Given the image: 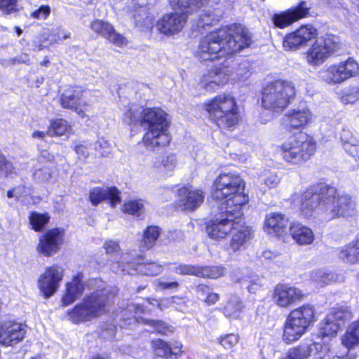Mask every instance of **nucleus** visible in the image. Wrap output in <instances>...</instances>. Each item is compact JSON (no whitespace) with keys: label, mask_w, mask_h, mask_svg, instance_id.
Listing matches in <instances>:
<instances>
[{"label":"nucleus","mask_w":359,"mask_h":359,"mask_svg":"<svg viewBox=\"0 0 359 359\" xmlns=\"http://www.w3.org/2000/svg\"><path fill=\"white\" fill-rule=\"evenodd\" d=\"M299 210L306 218L330 221L355 215L356 203L348 194L325 183L307 189L301 196Z\"/></svg>","instance_id":"1"},{"label":"nucleus","mask_w":359,"mask_h":359,"mask_svg":"<svg viewBox=\"0 0 359 359\" xmlns=\"http://www.w3.org/2000/svg\"><path fill=\"white\" fill-rule=\"evenodd\" d=\"M251 43L249 31L242 25L232 24L204 36L199 42L196 57L202 61H212L238 52Z\"/></svg>","instance_id":"2"},{"label":"nucleus","mask_w":359,"mask_h":359,"mask_svg":"<svg viewBox=\"0 0 359 359\" xmlns=\"http://www.w3.org/2000/svg\"><path fill=\"white\" fill-rule=\"evenodd\" d=\"M244 189L245 182L238 174L224 172L215 179L212 196L221 205L220 210L227 208L228 212L235 211L242 215V208L248 201Z\"/></svg>","instance_id":"3"},{"label":"nucleus","mask_w":359,"mask_h":359,"mask_svg":"<svg viewBox=\"0 0 359 359\" xmlns=\"http://www.w3.org/2000/svg\"><path fill=\"white\" fill-rule=\"evenodd\" d=\"M116 294V290L106 287L86 296L82 303L68 312V316L74 323L90 321L107 312L108 307Z\"/></svg>","instance_id":"4"},{"label":"nucleus","mask_w":359,"mask_h":359,"mask_svg":"<svg viewBox=\"0 0 359 359\" xmlns=\"http://www.w3.org/2000/svg\"><path fill=\"white\" fill-rule=\"evenodd\" d=\"M207 0H168L176 12L166 14L158 21V30L165 34H175L183 29L188 15L204 6Z\"/></svg>","instance_id":"5"},{"label":"nucleus","mask_w":359,"mask_h":359,"mask_svg":"<svg viewBox=\"0 0 359 359\" xmlns=\"http://www.w3.org/2000/svg\"><path fill=\"white\" fill-rule=\"evenodd\" d=\"M205 110L221 129L233 130L238 125L240 115L233 97L219 95L205 104Z\"/></svg>","instance_id":"6"},{"label":"nucleus","mask_w":359,"mask_h":359,"mask_svg":"<svg viewBox=\"0 0 359 359\" xmlns=\"http://www.w3.org/2000/svg\"><path fill=\"white\" fill-rule=\"evenodd\" d=\"M283 159L292 164L308 161L316 151L313 138L304 133H299L287 139L280 147Z\"/></svg>","instance_id":"7"},{"label":"nucleus","mask_w":359,"mask_h":359,"mask_svg":"<svg viewBox=\"0 0 359 359\" xmlns=\"http://www.w3.org/2000/svg\"><path fill=\"white\" fill-rule=\"evenodd\" d=\"M294 95L295 88L292 83L277 80L263 89L262 104L266 109L280 112L289 105Z\"/></svg>","instance_id":"8"},{"label":"nucleus","mask_w":359,"mask_h":359,"mask_svg":"<svg viewBox=\"0 0 359 359\" xmlns=\"http://www.w3.org/2000/svg\"><path fill=\"white\" fill-rule=\"evenodd\" d=\"M123 121L128 125L140 126L147 130L143 142L147 149L154 150L157 146V111L155 108L130 107L125 113Z\"/></svg>","instance_id":"9"},{"label":"nucleus","mask_w":359,"mask_h":359,"mask_svg":"<svg viewBox=\"0 0 359 359\" xmlns=\"http://www.w3.org/2000/svg\"><path fill=\"white\" fill-rule=\"evenodd\" d=\"M144 258L133 250L121 255L119 260L112 266L116 272H126L130 275L135 273L144 275H155L157 264L155 262L145 263Z\"/></svg>","instance_id":"10"},{"label":"nucleus","mask_w":359,"mask_h":359,"mask_svg":"<svg viewBox=\"0 0 359 359\" xmlns=\"http://www.w3.org/2000/svg\"><path fill=\"white\" fill-rule=\"evenodd\" d=\"M229 65V60H225L223 62L205 72L198 81L200 88L206 91H213L226 84L233 72Z\"/></svg>","instance_id":"11"},{"label":"nucleus","mask_w":359,"mask_h":359,"mask_svg":"<svg viewBox=\"0 0 359 359\" xmlns=\"http://www.w3.org/2000/svg\"><path fill=\"white\" fill-rule=\"evenodd\" d=\"M241 217V215H237L235 211L228 212L227 208H223L219 215L210 220L206 226V231L212 239H223L231 232L233 225H236V220Z\"/></svg>","instance_id":"12"},{"label":"nucleus","mask_w":359,"mask_h":359,"mask_svg":"<svg viewBox=\"0 0 359 359\" xmlns=\"http://www.w3.org/2000/svg\"><path fill=\"white\" fill-rule=\"evenodd\" d=\"M358 69V63L352 59H348L345 62L330 66L323 76L330 84H339L355 76Z\"/></svg>","instance_id":"13"},{"label":"nucleus","mask_w":359,"mask_h":359,"mask_svg":"<svg viewBox=\"0 0 359 359\" xmlns=\"http://www.w3.org/2000/svg\"><path fill=\"white\" fill-rule=\"evenodd\" d=\"M64 276V269L57 264L47 267L39 276L38 285L46 298H49L59 289Z\"/></svg>","instance_id":"14"},{"label":"nucleus","mask_w":359,"mask_h":359,"mask_svg":"<svg viewBox=\"0 0 359 359\" xmlns=\"http://www.w3.org/2000/svg\"><path fill=\"white\" fill-rule=\"evenodd\" d=\"M87 93L83 92L81 88H70L65 90L60 97V102L64 108L74 110L81 118L87 116L91 111V105L83 101Z\"/></svg>","instance_id":"15"},{"label":"nucleus","mask_w":359,"mask_h":359,"mask_svg":"<svg viewBox=\"0 0 359 359\" xmlns=\"http://www.w3.org/2000/svg\"><path fill=\"white\" fill-rule=\"evenodd\" d=\"M304 297L302 290L289 284H278L272 295L273 302L282 309H287L302 302Z\"/></svg>","instance_id":"16"},{"label":"nucleus","mask_w":359,"mask_h":359,"mask_svg":"<svg viewBox=\"0 0 359 359\" xmlns=\"http://www.w3.org/2000/svg\"><path fill=\"white\" fill-rule=\"evenodd\" d=\"M205 194L201 189L182 187L177 189L175 208L184 212H192L203 203Z\"/></svg>","instance_id":"17"},{"label":"nucleus","mask_w":359,"mask_h":359,"mask_svg":"<svg viewBox=\"0 0 359 359\" xmlns=\"http://www.w3.org/2000/svg\"><path fill=\"white\" fill-rule=\"evenodd\" d=\"M65 231L62 229L53 228L48 230L39 238L36 246L38 253L50 257L57 253L63 244Z\"/></svg>","instance_id":"18"},{"label":"nucleus","mask_w":359,"mask_h":359,"mask_svg":"<svg viewBox=\"0 0 359 359\" xmlns=\"http://www.w3.org/2000/svg\"><path fill=\"white\" fill-rule=\"evenodd\" d=\"M26 334V325L14 320L0 323V344L13 346L22 341Z\"/></svg>","instance_id":"19"},{"label":"nucleus","mask_w":359,"mask_h":359,"mask_svg":"<svg viewBox=\"0 0 359 359\" xmlns=\"http://www.w3.org/2000/svg\"><path fill=\"white\" fill-rule=\"evenodd\" d=\"M311 8V5L305 1H302L296 6L275 14L273 17V24L278 28H285L296 21L309 16Z\"/></svg>","instance_id":"20"},{"label":"nucleus","mask_w":359,"mask_h":359,"mask_svg":"<svg viewBox=\"0 0 359 359\" xmlns=\"http://www.w3.org/2000/svg\"><path fill=\"white\" fill-rule=\"evenodd\" d=\"M317 29L312 25H304L296 31L286 35L283 41V46L287 50H297L306 45L316 38Z\"/></svg>","instance_id":"21"},{"label":"nucleus","mask_w":359,"mask_h":359,"mask_svg":"<svg viewBox=\"0 0 359 359\" xmlns=\"http://www.w3.org/2000/svg\"><path fill=\"white\" fill-rule=\"evenodd\" d=\"M90 28L95 33L105 38L118 47L127 44L126 39L122 34L116 32L114 26L108 22L95 20L90 23Z\"/></svg>","instance_id":"22"},{"label":"nucleus","mask_w":359,"mask_h":359,"mask_svg":"<svg viewBox=\"0 0 359 359\" xmlns=\"http://www.w3.org/2000/svg\"><path fill=\"white\" fill-rule=\"evenodd\" d=\"M309 327V326L299 319L288 315L284 324L283 341L289 344L299 340L306 333Z\"/></svg>","instance_id":"23"},{"label":"nucleus","mask_w":359,"mask_h":359,"mask_svg":"<svg viewBox=\"0 0 359 359\" xmlns=\"http://www.w3.org/2000/svg\"><path fill=\"white\" fill-rule=\"evenodd\" d=\"M121 192L115 187L109 188L94 187L89 191V199L93 205L96 206L105 199L109 200L111 207L121 202Z\"/></svg>","instance_id":"24"},{"label":"nucleus","mask_w":359,"mask_h":359,"mask_svg":"<svg viewBox=\"0 0 359 359\" xmlns=\"http://www.w3.org/2000/svg\"><path fill=\"white\" fill-rule=\"evenodd\" d=\"M240 220L241 218L236 220V225H233V229L231 230L232 238L229 248L234 252L244 248L252 238V228L244 224H240Z\"/></svg>","instance_id":"25"},{"label":"nucleus","mask_w":359,"mask_h":359,"mask_svg":"<svg viewBox=\"0 0 359 359\" xmlns=\"http://www.w3.org/2000/svg\"><path fill=\"white\" fill-rule=\"evenodd\" d=\"M311 119L312 114L306 107H298L291 109L284 116L285 125L293 129H299L305 126Z\"/></svg>","instance_id":"26"},{"label":"nucleus","mask_w":359,"mask_h":359,"mask_svg":"<svg viewBox=\"0 0 359 359\" xmlns=\"http://www.w3.org/2000/svg\"><path fill=\"white\" fill-rule=\"evenodd\" d=\"M82 278L83 276L78 274L66 284L65 292L62 298V303L64 306L72 304L83 294L84 285Z\"/></svg>","instance_id":"27"},{"label":"nucleus","mask_w":359,"mask_h":359,"mask_svg":"<svg viewBox=\"0 0 359 359\" xmlns=\"http://www.w3.org/2000/svg\"><path fill=\"white\" fill-rule=\"evenodd\" d=\"M340 140L345 152L359 165V139L349 129H343Z\"/></svg>","instance_id":"28"},{"label":"nucleus","mask_w":359,"mask_h":359,"mask_svg":"<svg viewBox=\"0 0 359 359\" xmlns=\"http://www.w3.org/2000/svg\"><path fill=\"white\" fill-rule=\"evenodd\" d=\"M288 219L280 213L272 212L266 216L265 227L269 233L281 236L286 232Z\"/></svg>","instance_id":"29"},{"label":"nucleus","mask_w":359,"mask_h":359,"mask_svg":"<svg viewBox=\"0 0 359 359\" xmlns=\"http://www.w3.org/2000/svg\"><path fill=\"white\" fill-rule=\"evenodd\" d=\"M171 116L163 109H158V147L168 146L172 136L169 132L171 126Z\"/></svg>","instance_id":"30"},{"label":"nucleus","mask_w":359,"mask_h":359,"mask_svg":"<svg viewBox=\"0 0 359 359\" xmlns=\"http://www.w3.org/2000/svg\"><path fill=\"white\" fill-rule=\"evenodd\" d=\"M292 238L299 245L311 244L314 240L311 229L300 223H292L289 228Z\"/></svg>","instance_id":"31"},{"label":"nucleus","mask_w":359,"mask_h":359,"mask_svg":"<svg viewBox=\"0 0 359 359\" xmlns=\"http://www.w3.org/2000/svg\"><path fill=\"white\" fill-rule=\"evenodd\" d=\"M328 57L329 55L318 39L313 43L306 53V61L312 66L323 64Z\"/></svg>","instance_id":"32"},{"label":"nucleus","mask_w":359,"mask_h":359,"mask_svg":"<svg viewBox=\"0 0 359 359\" xmlns=\"http://www.w3.org/2000/svg\"><path fill=\"white\" fill-rule=\"evenodd\" d=\"M339 257L346 264L359 263V238L341 247L339 252Z\"/></svg>","instance_id":"33"},{"label":"nucleus","mask_w":359,"mask_h":359,"mask_svg":"<svg viewBox=\"0 0 359 359\" xmlns=\"http://www.w3.org/2000/svg\"><path fill=\"white\" fill-rule=\"evenodd\" d=\"M223 12L219 8H208L204 9L203 13L199 15L197 30L201 31V28L215 25L220 21Z\"/></svg>","instance_id":"34"},{"label":"nucleus","mask_w":359,"mask_h":359,"mask_svg":"<svg viewBox=\"0 0 359 359\" xmlns=\"http://www.w3.org/2000/svg\"><path fill=\"white\" fill-rule=\"evenodd\" d=\"M288 315L299 319L308 326L316 320L315 308L310 304H304L293 309Z\"/></svg>","instance_id":"35"},{"label":"nucleus","mask_w":359,"mask_h":359,"mask_svg":"<svg viewBox=\"0 0 359 359\" xmlns=\"http://www.w3.org/2000/svg\"><path fill=\"white\" fill-rule=\"evenodd\" d=\"M319 348L322 350L323 346L318 343L300 345L290 348L285 359H308L312 352L314 350L318 351Z\"/></svg>","instance_id":"36"},{"label":"nucleus","mask_w":359,"mask_h":359,"mask_svg":"<svg viewBox=\"0 0 359 359\" xmlns=\"http://www.w3.org/2000/svg\"><path fill=\"white\" fill-rule=\"evenodd\" d=\"M244 309V304L238 296L231 295L223 309L226 317L233 319L239 318Z\"/></svg>","instance_id":"37"},{"label":"nucleus","mask_w":359,"mask_h":359,"mask_svg":"<svg viewBox=\"0 0 359 359\" xmlns=\"http://www.w3.org/2000/svg\"><path fill=\"white\" fill-rule=\"evenodd\" d=\"M182 344L177 341L168 343L158 339V357L166 359L171 358L173 355H178L182 353Z\"/></svg>","instance_id":"38"},{"label":"nucleus","mask_w":359,"mask_h":359,"mask_svg":"<svg viewBox=\"0 0 359 359\" xmlns=\"http://www.w3.org/2000/svg\"><path fill=\"white\" fill-rule=\"evenodd\" d=\"M342 344L351 349L359 345V320L352 323L341 337Z\"/></svg>","instance_id":"39"},{"label":"nucleus","mask_w":359,"mask_h":359,"mask_svg":"<svg viewBox=\"0 0 359 359\" xmlns=\"http://www.w3.org/2000/svg\"><path fill=\"white\" fill-rule=\"evenodd\" d=\"M233 280L236 283L241 285L242 287H245L249 292L255 294L263 286L262 280L257 275L250 273L243 275L241 278Z\"/></svg>","instance_id":"40"},{"label":"nucleus","mask_w":359,"mask_h":359,"mask_svg":"<svg viewBox=\"0 0 359 359\" xmlns=\"http://www.w3.org/2000/svg\"><path fill=\"white\" fill-rule=\"evenodd\" d=\"M311 279L320 287L337 280V276L327 269H316L311 273Z\"/></svg>","instance_id":"41"},{"label":"nucleus","mask_w":359,"mask_h":359,"mask_svg":"<svg viewBox=\"0 0 359 359\" xmlns=\"http://www.w3.org/2000/svg\"><path fill=\"white\" fill-rule=\"evenodd\" d=\"M339 329V324L334 322L327 316L324 322L321 324L318 335L322 339H325V337H335Z\"/></svg>","instance_id":"42"},{"label":"nucleus","mask_w":359,"mask_h":359,"mask_svg":"<svg viewBox=\"0 0 359 359\" xmlns=\"http://www.w3.org/2000/svg\"><path fill=\"white\" fill-rule=\"evenodd\" d=\"M327 316L334 322L339 324V327L343 326L347 321L352 318L351 312L347 307L340 306L334 309Z\"/></svg>","instance_id":"43"},{"label":"nucleus","mask_w":359,"mask_h":359,"mask_svg":"<svg viewBox=\"0 0 359 359\" xmlns=\"http://www.w3.org/2000/svg\"><path fill=\"white\" fill-rule=\"evenodd\" d=\"M121 210L124 213L140 217L144 212V204L140 199L129 200L123 203Z\"/></svg>","instance_id":"44"},{"label":"nucleus","mask_w":359,"mask_h":359,"mask_svg":"<svg viewBox=\"0 0 359 359\" xmlns=\"http://www.w3.org/2000/svg\"><path fill=\"white\" fill-rule=\"evenodd\" d=\"M50 217L48 214H42L37 212H32L29 216V224L35 231H41L45 225L49 222Z\"/></svg>","instance_id":"45"},{"label":"nucleus","mask_w":359,"mask_h":359,"mask_svg":"<svg viewBox=\"0 0 359 359\" xmlns=\"http://www.w3.org/2000/svg\"><path fill=\"white\" fill-rule=\"evenodd\" d=\"M70 129V126L66 120L56 119L51 121L47 132L49 135H62Z\"/></svg>","instance_id":"46"},{"label":"nucleus","mask_w":359,"mask_h":359,"mask_svg":"<svg viewBox=\"0 0 359 359\" xmlns=\"http://www.w3.org/2000/svg\"><path fill=\"white\" fill-rule=\"evenodd\" d=\"M323 48L330 56L339 49V39L334 35H327L325 37L318 39Z\"/></svg>","instance_id":"47"},{"label":"nucleus","mask_w":359,"mask_h":359,"mask_svg":"<svg viewBox=\"0 0 359 359\" xmlns=\"http://www.w3.org/2000/svg\"><path fill=\"white\" fill-rule=\"evenodd\" d=\"M226 269L222 266H201L200 277L216 279L224 276Z\"/></svg>","instance_id":"48"},{"label":"nucleus","mask_w":359,"mask_h":359,"mask_svg":"<svg viewBox=\"0 0 359 359\" xmlns=\"http://www.w3.org/2000/svg\"><path fill=\"white\" fill-rule=\"evenodd\" d=\"M157 241V226H149L144 232L142 241V245L147 248H151L155 245Z\"/></svg>","instance_id":"49"},{"label":"nucleus","mask_w":359,"mask_h":359,"mask_svg":"<svg viewBox=\"0 0 359 359\" xmlns=\"http://www.w3.org/2000/svg\"><path fill=\"white\" fill-rule=\"evenodd\" d=\"M172 269L180 275H191L200 277L201 266H199L180 264L176 267L173 266Z\"/></svg>","instance_id":"50"},{"label":"nucleus","mask_w":359,"mask_h":359,"mask_svg":"<svg viewBox=\"0 0 359 359\" xmlns=\"http://www.w3.org/2000/svg\"><path fill=\"white\" fill-rule=\"evenodd\" d=\"M316 359H355V355L349 351L346 355H332L329 348L323 346L322 350L317 353Z\"/></svg>","instance_id":"51"},{"label":"nucleus","mask_w":359,"mask_h":359,"mask_svg":"<svg viewBox=\"0 0 359 359\" xmlns=\"http://www.w3.org/2000/svg\"><path fill=\"white\" fill-rule=\"evenodd\" d=\"M177 165V158L175 154H169L165 157H163L161 160V163L160 166V169L161 172H165V173L168 172H171L174 170Z\"/></svg>","instance_id":"52"},{"label":"nucleus","mask_w":359,"mask_h":359,"mask_svg":"<svg viewBox=\"0 0 359 359\" xmlns=\"http://www.w3.org/2000/svg\"><path fill=\"white\" fill-rule=\"evenodd\" d=\"M359 99V86H349L344 93L342 100L345 104L354 103Z\"/></svg>","instance_id":"53"},{"label":"nucleus","mask_w":359,"mask_h":359,"mask_svg":"<svg viewBox=\"0 0 359 359\" xmlns=\"http://www.w3.org/2000/svg\"><path fill=\"white\" fill-rule=\"evenodd\" d=\"M52 172L49 166L37 168L33 174V177L38 182H44L51 177Z\"/></svg>","instance_id":"54"},{"label":"nucleus","mask_w":359,"mask_h":359,"mask_svg":"<svg viewBox=\"0 0 359 359\" xmlns=\"http://www.w3.org/2000/svg\"><path fill=\"white\" fill-rule=\"evenodd\" d=\"M51 8L48 5H42L30 13V17L34 19L44 20L50 15Z\"/></svg>","instance_id":"55"},{"label":"nucleus","mask_w":359,"mask_h":359,"mask_svg":"<svg viewBox=\"0 0 359 359\" xmlns=\"http://www.w3.org/2000/svg\"><path fill=\"white\" fill-rule=\"evenodd\" d=\"M261 181L269 188L276 187L280 180L276 173L268 171L261 176Z\"/></svg>","instance_id":"56"},{"label":"nucleus","mask_w":359,"mask_h":359,"mask_svg":"<svg viewBox=\"0 0 359 359\" xmlns=\"http://www.w3.org/2000/svg\"><path fill=\"white\" fill-rule=\"evenodd\" d=\"M17 10V0H0V11L3 14H11Z\"/></svg>","instance_id":"57"},{"label":"nucleus","mask_w":359,"mask_h":359,"mask_svg":"<svg viewBox=\"0 0 359 359\" xmlns=\"http://www.w3.org/2000/svg\"><path fill=\"white\" fill-rule=\"evenodd\" d=\"M95 149L103 156H107L111 151V144L104 138H100L96 141Z\"/></svg>","instance_id":"58"},{"label":"nucleus","mask_w":359,"mask_h":359,"mask_svg":"<svg viewBox=\"0 0 359 359\" xmlns=\"http://www.w3.org/2000/svg\"><path fill=\"white\" fill-rule=\"evenodd\" d=\"M238 342V337L233 334H227L220 338V344L226 349L232 348Z\"/></svg>","instance_id":"59"},{"label":"nucleus","mask_w":359,"mask_h":359,"mask_svg":"<svg viewBox=\"0 0 359 359\" xmlns=\"http://www.w3.org/2000/svg\"><path fill=\"white\" fill-rule=\"evenodd\" d=\"M248 68L249 62L248 60H244L238 65V67L235 72L238 76V79H243L249 76L250 71Z\"/></svg>","instance_id":"60"},{"label":"nucleus","mask_w":359,"mask_h":359,"mask_svg":"<svg viewBox=\"0 0 359 359\" xmlns=\"http://www.w3.org/2000/svg\"><path fill=\"white\" fill-rule=\"evenodd\" d=\"M164 302H172V307L177 310L182 309L184 304V302L182 298L179 297H172L170 298L163 299L158 301V306H168V304H164Z\"/></svg>","instance_id":"61"},{"label":"nucleus","mask_w":359,"mask_h":359,"mask_svg":"<svg viewBox=\"0 0 359 359\" xmlns=\"http://www.w3.org/2000/svg\"><path fill=\"white\" fill-rule=\"evenodd\" d=\"M0 172L1 175L7 176L14 172V167L10 161L5 159L4 158H1Z\"/></svg>","instance_id":"62"},{"label":"nucleus","mask_w":359,"mask_h":359,"mask_svg":"<svg viewBox=\"0 0 359 359\" xmlns=\"http://www.w3.org/2000/svg\"><path fill=\"white\" fill-rule=\"evenodd\" d=\"M175 332V327L168 323L158 320V334L170 336Z\"/></svg>","instance_id":"63"},{"label":"nucleus","mask_w":359,"mask_h":359,"mask_svg":"<svg viewBox=\"0 0 359 359\" xmlns=\"http://www.w3.org/2000/svg\"><path fill=\"white\" fill-rule=\"evenodd\" d=\"M104 248L107 254L117 253L120 250L119 244L114 241H107L104 244Z\"/></svg>","instance_id":"64"}]
</instances>
